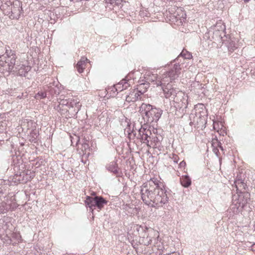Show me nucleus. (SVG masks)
Listing matches in <instances>:
<instances>
[{"label":"nucleus","mask_w":255,"mask_h":255,"mask_svg":"<svg viewBox=\"0 0 255 255\" xmlns=\"http://www.w3.org/2000/svg\"><path fill=\"white\" fill-rule=\"evenodd\" d=\"M122 125L123 127V128L125 127V128L124 129L125 133H127L128 135L129 138H130V136H131L132 134H133V136H135V133H134V131L133 130V129H131L130 124L127 121V119H125L124 121L122 122Z\"/></svg>","instance_id":"16"},{"label":"nucleus","mask_w":255,"mask_h":255,"mask_svg":"<svg viewBox=\"0 0 255 255\" xmlns=\"http://www.w3.org/2000/svg\"><path fill=\"white\" fill-rule=\"evenodd\" d=\"M130 85L129 80L126 79H123L118 84H115L114 88L115 90L118 92L127 89Z\"/></svg>","instance_id":"11"},{"label":"nucleus","mask_w":255,"mask_h":255,"mask_svg":"<svg viewBox=\"0 0 255 255\" xmlns=\"http://www.w3.org/2000/svg\"><path fill=\"white\" fill-rule=\"evenodd\" d=\"M81 104L77 100H71L69 101V109L74 108V111L76 114L80 110Z\"/></svg>","instance_id":"18"},{"label":"nucleus","mask_w":255,"mask_h":255,"mask_svg":"<svg viewBox=\"0 0 255 255\" xmlns=\"http://www.w3.org/2000/svg\"><path fill=\"white\" fill-rule=\"evenodd\" d=\"M140 193L143 202L152 207H162L168 201L163 184L156 179L144 183L141 187Z\"/></svg>","instance_id":"1"},{"label":"nucleus","mask_w":255,"mask_h":255,"mask_svg":"<svg viewBox=\"0 0 255 255\" xmlns=\"http://www.w3.org/2000/svg\"><path fill=\"white\" fill-rule=\"evenodd\" d=\"M59 104L57 107V110L61 111V114H64V112H67L69 109V100L66 99H61L59 102Z\"/></svg>","instance_id":"14"},{"label":"nucleus","mask_w":255,"mask_h":255,"mask_svg":"<svg viewBox=\"0 0 255 255\" xmlns=\"http://www.w3.org/2000/svg\"><path fill=\"white\" fill-rule=\"evenodd\" d=\"M191 126L195 128L198 126H203L206 123L207 116L203 112H197L196 110H192L189 117Z\"/></svg>","instance_id":"5"},{"label":"nucleus","mask_w":255,"mask_h":255,"mask_svg":"<svg viewBox=\"0 0 255 255\" xmlns=\"http://www.w3.org/2000/svg\"><path fill=\"white\" fill-rule=\"evenodd\" d=\"M188 97L187 96H185L182 92L179 93L178 96L174 100L175 103V107L177 108H179L180 110H181L182 113H184L188 106ZM186 111H185V112Z\"/></svg>","instance_id":"7"},{"label":"nucleus","mask_w":255,"mask_h":255,"mask_svg":"<svg viewBox=\"0 0 255 255\" xmlns=\"http://www.w3.org/2000/svg\"><path fill=\"white\" fill-rule=\"evenodd\" d=\"M106 2L110 3L112 4L117 5L122 8L123 6L124 3H126V1L123 0H106Z\"/></svg>","instance_id":"27"},{"label":"nucleus","mask_w":255,"mask_h":255,"mask_svg":"<svg viewBox=\"0 0 255 255\" xmlns=\"http://www.w3.org/2000/svg\"><path fill=\"white\" fill-rule=\"evenodd\" d=\"M89 146V145L87 143L84 144V147L86 148Z\"/></svg>","instance_id":"37"},{"label":"nucleus","mask_w":255,"mask_h":255,"mask_svg":"<svg viewBox=\"0 0 255 255\" xmlns=\"http://www.w3.org/2000/svg\"><path fill=\"white\" fill-rule=\"evenodd\" d=\"M192 57L191 53L187 51L186 50L183 49L178 56L174 60L175 61L178 62L179 64L181 62V59H190Z\"/></svg>","instance_id":"17"},{"label":"nucleus","mask_w":255,"mask_h":255,"mask_svg":"<svg viewBox=\"0 0 255 255\" xmlns=\"http://www.w3.org/2000/svg\"><path fill=\"white\" fill-rule=\"evenodd\" d=\"M47 96L46 92L44 91H39L35 95V98L37 99H41L46 98Z\"/></svg>","instance_id":"29"},{"label":"nucleus","mask_w":255,"mask_h":255,"mask_svg":"<svg viewBox=\"0 0 255 255\" xmlns=\"http://www.w3.org/2000/svg\"><path fill=\"white\" fill-rule=\"evenodd\" d=\"M88 60L85 57H82L81 60L78 62L76 67L79 73H81L83 72L86 66V61Z\"/></svg>","instance_id":"20"},{"label":"nucleus","mask_w":255,"mask_h":255,"mask_svg":"<svg viewBox=\"0 0 255 255\" xmlns=\"http://www.w3.org/2000/svg\"><path fill=\"white\" fill-rule=\"evenodd\" d=\"M212 145L213 146V151L217 156L219 157L220 152L219 151L218 147L220 148L221 150H223V148L221 145V143L217 139H214L213 140Z\"/></svg>","instance_id":"19"},{"label":"nucleus","mask_w":255,"mask_h":255,"mask_svg":"<svg viewBox=\"0 0 255 255\" xmlns=\"http://www.w3.org/2000/svg\"><path fill=\"white\" fill-rule=\"evenodd\" d=\"M26 178L25 179L26 180V182H27L28 180H30L31 179L33 178L34 177V173L33 172H31L30 171H27L26 173H25Z\"/></svg>","instance_id":"30"},{"label":"nucleus","mask_w":255,"mask_h":255,"mask_svg":"<svg viewBox=\"0 0 255 255\" xmlns=\"http://www.w3.org/2000/svg\"><path fill=\"white\" fill-rule=\"evenodd\" d=\"M86 206L93 211L97 208L101 210L108 203V201L104 199L102 196H95L91 197L87 196L85 200Z\"/></svg>","instance_id":"4"},{"label":"nucleus","mask_w":255,"mask_h":255,"mask_svg":"<svg viewBox=\"0 0 255 255\" xmlns=\"http://www.w3.org/2000/svg\"><path fill=\"white\" fill-rule=\"evenodd\" d=\"M39 133L37 130H32L29 135L30 140H31L32 142H35L36 138L37 137Z\"/></svg>","instance_id":"28"},{"label":"nucleus","mask_w":255,"mask_h":255,"mask_svg":"<svg viewBox=\"0 0 255 255\" xmlns=\"http://www.w3.org/2000/svg\"><path fill=\"white\" fill-rule=\"evenodd\" d=\"M172 158L174 163H178V161L179 160V157L178 156V155L174 154V155H173V157Z\"/></svg>","instance_id":"31"},{"label":"nucleus","mask_w":255,"mask_h":255,"mask_svg":"<svg viewBox=\"0 0 255 255\" xmlns=\"http://www.w3.org/2000/svg\"><path fill=\"white\" fill-rule=\"evenodd\" d=\"M30 69V67L28 66H25L24 65H17L15 64L14 70L15 71H17V74L20 76H25V74L27 73Z\"/></svg>","instance_id":"15"},{"label":"nucleus","mask_w":255,"mask_h":255,"mask_svg":"<svg viewBox=\"0 0 255 255\" xmlns=\"http://www.w3.org/2000/svg\"><path fill=\"white\" fill-rule=\"evenodd\" d=\"M252 249L253 251H255V244H254L252 247Z\"/></svg>","instance_id":"36"},{"label":"nucleus","mask_w":255,"mask_h":255,"mask_svg":"<svg viewBox=\"0 0 255 255\" xmlns=\"http://www.w3.org/2000/svg\"><path fill=\"white\" fill-rule=\"evenodd\" d=\"M157 139H158L157 137H156V136H154V137L151 136V138L150 140V141H153V142H155V141H157Z\"/></svg>","instance_id":"33"},{"label":"nucleus","mask_w":255,"mask_h":255,"mask_svg":"<svg viewBox=\"0 0 255 255\" xmlns=\"http://www.w3.org/2000/svg\"><path fill=\"white\" fill-rule=\"evenodd\" d=\"M141 84H144V86H142L141 88V90H145V92L146 91V90L147 89V84H144V83H142Z\"/></svg>","instance_id":"34"},{"label":"nucleus","mask_w":255,"mask_h":255,"mask_svg":"<svg viewBox=\"0 0 255 255\" xmlns=\"http://www.w3.org/2000/svg\"><path fill=\"white\" fill-rule=\"evenodd\" d=\"M25 173L23 172L22 175L21 174H15L11 178V181L15 184L21 182H26V180L24 179V175Z\"/></svg>","instance_id":"23"},{"label":"nucleus","mask_w":255,"mask_h":255,"mask_svg":"<svg viewBox=\"0 0 255 255\" xmlns=\"http://www.w3.org/2000/svg\"><path fill=\"white\" fill-rule=\"evenodd\" d=\"M140 113L144 121V124L156 123L162 114V110L153 106L142 103L139 107Z\"/></svg>","instance_id":"2"},{"label":"nucleus","mask_w":255,"mask_h":255,"mask_svg":"<svg viewBox=\"0 0 255 255\" xmlns=\"http://www.w3.org/2000/svg\"><path fill=\"white\" fill-rule=\"evenodd\" d=\"M157 77L156 76L152 75L151 80L153 82H154L155 81V84H156L157 86H160L162 87H165V84L166 83H168V82L166 81H163V77L161 80H157Z\"/></svg>","instance_id":"24"},{"label":"nucleus","mask_w":255,"mask_h":255,"mask_svg":"<svg viewBox=\"0 0 255 255\" xmlns=\"http://www.w3.org/2000/svg\"><path fill=\"white\" fill-rule=\"evenodd\" d=\"M250 199V194L248 193H244L241 195H240L238 198V201L237 203L239 204V207L241 208H243L246 204H247L249 200Z\"/></svg>","instance_id":"13"},{"label":"nucleus","mask_w":255,"mask_h":255,"mask_svg":"<svg viewBox=\"0 0 255 255\" xmlns=\"http://www.w3.org/2000/svg\"><path fill=\"white\" fill-rule=\"evenodd\" d=\"M0 193H1V194L3 193V190L2 189H0Z\"/></svg>","instance_id":"38"},{"label":"nucleus","mask_w":255,"mask_h":255,"mask_svg":"<svg viewBox=\"0 0 255 255\" xmlns=\"http://www.w3.org/2000/svg\"><path fill=\"white\" fill-rule=\"evenodd\" d=\"M180 183L183 187L187 188L191 185V180L189 176L184 175L180 178Z\"/></svg>","instance_id":"21"},{"label":"nucleus","mask_w":255,"mask_h":255,"mask_svg":"<svg viewBox=\"0 0 255 255\" xmlns=\"http://www.w3.org/2000/svg\"><path fill=\"white\" fill-rule=\"evenodd\" d=\"M225 29L224 27L222 28L221 30H215L213 32V38L215 41H220L222 39V34L223 33V30Z\"/></svg>","instance_id":"26"},{"label":"nucleus","mask_w":255,"mask_h":255,"mask_svg":"<svg viewBox=\"0 0 255 255\" xmlns=\"http://www.w3.org/2000/svg\"><path fill=\"white\" fill-rule=\"evenodd\" d=\"M4 213V209L2 208H0V213Z\"/></svg>","instance_id":"35"},{"label":"nucleus","mask_w":255,"mask_h":255,"mask_svg":"<svg viewBox=\"0 0 255 255\" xmlns=\"http://www.w3.org/2000/svg\"><path fill=\"white\" fill-rule=\"evenodd\" d=\"M235 186L237 189V190H239L240 189L242 190V189H245L247 185L244 182V181L242 179H237L235 181Z\"/></svg>","instance_id":"25"},{"label":"nucleus","mask_w":255,"mask_h":255,"mask_svg":"<svg viewBox=\"0 0 255 255\" xmlns=\"http://www.w3.org/2000/svg\"><path fill=\"white\" fill-rule=\"evenodd\" d=\"M229 51L231 53L233 52L237 48V43L235 40L230 39L226 43Z\"/></svg>","instance_id":"22"},{"label":"nucleus","mask_w":255,"mask_h":255,"mask_svg":"<svg viewBox=\"0 0 255 255\" xmlns=\"http://www.w3.org/2000/svg\"><path fill=\"white\" fill-rule=\"evenodd\" d=\"M181 69V68L179 63L175 64L173 68L164 74L163 81H166L169 83L177 79L180 74Z\"/></svg>","instance_id":"6"},{"label":"nucleus","mask_w":255,"mask_h":255,"mask_svg":"<svg viewBox=\"0 0 255 255\" xmlns=\"http://www.w3.org/2000/svg\"><path fill=\"white\" fill-rule=\"evenodd\" d=\"M5 55L6 56H0V71L9 72L14 71L17 58L15 52L11 50L9 46L6 47Z\"/></svg>","instance_id":"3"},{"label":"nucleus","mask_w":255,"mask_h":255,"mask_svg":"<svg viewBox=\"0 0 255 255\" xmlns=\"http://www.w3.org/2000/svg\"><path fill=\"white\" fill-rule=\"evenodd\" d=\"M144 86V84H140L138 86V87L136 90H133L131 91L129 95L127 96L126 101L128 103L134 102L137 100L140 99L141 95L143 94L145 92V90H141V88Z\"/></svg>","instance_id":"8"},{"label":"nucleus","mask_w":255,"mask_h":255,"mask_svg":"<svg viewBox=\"0 0 255 255\" xmlns=\"http://www.w3.org/2000/svg\"><path fill=\"white\" fill-rule=\"evenodd\" d=\"M139 134L140 136L141 141L144 143H145L148 146L151 147V145L149 144V142L151 138V132L149 129L142 128L138 130Z\"/></svg>","instance_id":"10"},{"label":"nucleus","mask_w":255,"mask_h":255,"mask_svg":"<svg viewBox=\"0 0 255 255\" xmlns=\"http://www.w3.org/2000/svg\"><path fill=\"white\" fill-rule=\"evenodd\" d=\"M106 168L108 171L113 173L117 176H119L120 175L121 173L119 171V168H118L117 162H111L106 165Z\"/></svg>","instance_id":"12"},{"label":"nucleus","mask_w":255,"mask_h":255,"mask_svg":"<svg viewBox=\"0 0 255 255\" xmlns=\"http://www.w3.org/2000/svg\"><path fill=\"white\" fill-rule=\"evenodd\" d=\"M162 90L166 98L173 99V100L178 96V93L181 92L173 88L169 83L167 84L165 87H162Z\"/></svg>","instance_id":"9"},{"label":"nucleus","mask_w":255,"mask_h":255,"mask_svg":"<svg viewBox=\"0 0 255 255\" xmlns=\"http://www.w3.org/2000/svg\"><path fill=\"white\" fill-rule=\"evenodd\" d=\"M179 167H181H181H183V168H184V167H185V166H186V162H185L184 160H183V161H182L179 163Z\"/></svg>","instance_id":"32"}]
</instances>
